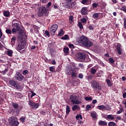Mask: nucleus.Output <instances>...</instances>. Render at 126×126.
<instances>
[{
	"instance_id": "f257e3e1",
	"label": "nucleus",
	"mask_w": 126,
	"mask_h": 126,
	"mask_svg": "<svg viewBox=\"0 0 126 126\" xmlns=\"http://www.w3.org/2000/svg\"><path fill=\"white\" fill-rule=\"evenodd\" d=\"M80 42L83 46L86 48H91L93 46V42L90 41L89 38L86 36H81L80 37Z\"/></svg>"
},
{
	"instance_id": "f03ea898",
	"label": "nucleus",
	"mask_w": 126,
	"mask_h": 126,
	"mask_svg": "<svg viewBox=\"0 0 126 126\" xmlns=\"http://www.w3.org/2000/svg\"><path fill=\"white\" fill-rule=\"evenodd\" d=\"M19 44L17 47L18 51H21L24 49L27 43V37L19 36L17 38Z\"/></svg>"
},
{
	"instance_id": "7ed1b4c3",
	"label": "nucleus",
	"mask_w": 126,
	"mask_h": 126,
	"mask_svg": "<svg viewBox=\"0 0 126 126\" xmlns=\"http://www.w3.org/2000/svg\"><path fill=\"white\" fill-rule=\"evenodd\" d=\"M38 11L37 13L38 16L39 17H43V16H48V13L47 7L45 6H42V7H39L38 8Z\"/></svg>"
},
{
	"instance_id": "20e7f679",
	"label": "nucleus",
	"mask_w": 126,
	"mask_h": 126,
	"mask_svg": "<svg viewBox=\"0 0 126 126\" xmlns=\"http://www.w3.org/2000/svg\"><path fill=\"white\" fill-rule=\"evenodd\" d=\"M8 122L10 126H17L19 125V122H18L17 118L16 117H11L8 119Z\"/></svg>"
},
{
	"instance_id": "39448f33",
	"label": "nucleus",
	"mask_w": 126,
	"mask_h": 126,
	"mask_svg": "<svg viewBox=\"0 0 126 126\" xmlns=\"http://www.w3.org/2000/svg\"><path fill=\"white\" fill-rule=\"evenodd\" d=\"M59 26L58 24H54L50 28V32L51 36H54L56 32H57Z\"/></svg>"
},
{
	"instance_id": "423d86ee",
	"label": "nucleus",
	"mask_w": 126,
	"mask_h": 126,
	"mask_svg": "<svg viewBox=\"0 0 126 126\" xmlns=\"http://www.w3.org/2000/svg\"><path fill=\"white\" fill-rule=\"evenodd\" d=\"M69 99L73 104H80L81 102L78 100V97L76 95H70L69 96Z\"/></svg>"
},
{
	"instance_id": "0eeeda50",
	"label": "nucleus",
	"mask_w": 126,
	"mask_h": 126,
	"mask_svg": "<svg viewBox=\"0 0 126 126\" xmlns=\"http://www.w3.org/2000/svg\"><path fill=\"white\" fill-rule=\"evenodd\" d=\"M9 84L11 86H13V87H15L16 89H21V86H20V85L17 81H16L15 80H10L9 81Z\"/></svg>"
},
{
	"instance_id": "6e6552de",
	"label": "nucleus",
	"mask_w": 126,
	"mask_h": 126,
	"mask_svg": "<svg viewBox=\"0 0 126 126\" xmlns=\"http://www.w3.org/2000/svg\"><path fill=\"white\" fill-rule=\"evenodd\" d=\"M92 85L93 86V88H94V89L95 90H101V87L99 82H97V81H93L92 83Z\"/></svg>"
},
{
	"instance_id": "1a4fd4ad",
	"label": "nucleus",
	"mask_w": 126,
	"mask_h": 126,
	"mask_svg": "<svg viewBox=\"0 0 126 126\" xmlns=\"http://www.w3.org/2000/svg\"><path fill=\"white\" fill-rule=\"evenodd\" d=\"M28 104L32 109H37L39 107V104L38 103H35V102H33V101H32V99L29 100Z\"/></svg>"
},
{
	"instance_id": "9d476101",
	"label": "nucleus",
	"mask_w": 126,
	"mask_h": 126,
	"mask_svg": "<svg viewBox=\"0 0 126 126\" xmlns=\"http://www.w3.org/2000/svg\"><path fill=\"white\" fill-rule=\"evenodd\" d=\"M67 4H65L66 8L71 9L74 6V0H65Z\"/></svg>"
},
{
	"instance_id": "9b49d317",
	"label": "nucleus",
	"mask_w": 126,
	"mask_h": 126,
	"mask_svg": "<svg viewBox=\"0 0 126 126\" xmlns=\"http://www.w3.org/2000/svg\"><path fill=\"white\" fill-rule=\"evenodd\" d=\"M15 78L17 80H19V81H22L25 78V77L22 75L20 72H16Z\"/></svg>"
},
{
	"instance_id": "f8f14e48",
	"label": "nucleus",
	"mask_w": 126,
	"mask_h": 126,
	"mask_svg": "<svg viewBox=\"0 0 126 126\" xmlns=\"http://www.w3.org/2000/svg\"><path fill=\"white\" fill-rule=\"evenodd\" d=\"M116 50L118 54V55H122L123 50L121 48V45L120 44H118L116 47Z\"/></svg>"
},
{
	"instance_id": "ddd939ff",
	"label": "nucleus",
	"mask_w": 126,
	"mask_h": 126,
	"mask_svg": "<svg viewBox=\"0 0 126 126\" xmlns=\"http://www.w3.org/2000/svg\"><path fill=\"white\" fill-rule=\"evenodd\" d=\"M86 58V56L85 53H78L77 55V59L78 60H82V61H84Z\"/></svg>"
},
{
	"instance_id": "4468645a",
	"label": "nucleus",
	"mask_w": 126,
	"mask_h": 126,
	"mask_svg": "<svg viewBox=\"0 0 126 126\" xmlns=\"http://www.w3.org/2000/svg\"><path fill=\"white\" fill-rule=\"evenodd\" d=\"M12 27H14L15 29L17 31H19L20 27H19V23H15V21H13L12 23Z\"/></svg>"
},
{
	"instance_id": "2eb2a0df",
	"label": "nucleus",
	"mask_w": 126,
	"mask_h": 126,
	"mask_svg": "<svg viewBox=\"0 0 126 126\" xmlns=\"http://www.w3.org/2000/svg\"><path fill=\"white\" fill-rule=\"evenodd\" d=\"M82 15H88V10L87 7H83L81 10Z\"/></svg>"
},
{
	"instance_id": "dca6fc26",
	"label": "nucleus",
	"mask_w": 126,
	"mask_h": 126,
	"mask_svg": "<svg viewBox=\"0 0 126 126\" xmlns=\"http://www.w3.org/2000/svg\"><path fill=\"white\" fill-rule=\"evenodd\" d=\"M3 16H5V17H10V12L9 11V10H4L3 12Z\"/></svg>"
},
{
	"instance_id": "f3484780",
	"label": "nucleus",
	"mask_w": 126,
	"mask_h": 126,
	"mask_svg": "<svg viewBox=\"0 0 126 126\" xmlns=\"http://www.w3.org/2000/svg\"><path fill=\"white\" fill-rule=\"evenodd\" d=\"M63 51L64 52V53L65 54V56H68L69 55V49L68 47H65V48H64Z\"/></svg>"
},
{
	"instance_id": "a211bd4d",
	"label": "nucleus",
	"mask_w": 126,
	"mask_h": 126,
	"mask_svg": "<svg viewBox=\"0 0 126 126\" xmlns=\"http://www.w3.org/2000/svg\"><path fill=\"white\" fill-rule=\"evenodd\" d=\"M65 33H64V31H63V29H60V30L58 33V37H62L63 36V35H64Z\"/></svg>"
},
{
	"instance_id": "6ab92c4d",
	"label": "nucleus",
	"mask_w": 126,
	"mask_h": 126,
	"mask_svg": "<svg viewBox=\"0 0 126 126\" xmlns=\"http://www.w3.org/2000/svg\"><path fill=\"white\" fill-rule=\"evenodd\" d=\"M33 29L34 30V32L36 33V34H39V30L40 29L39 27H38V26H35V25H33Z\"/></svg>"
},
{
	"instance_id": "aec40b11",
	"label": "nucleus",
	"mask_w": 126,
	"mask_h": 126,
	"mask_svg": "<svg viewBox=\"0 0 126 126\" xmlns=\"http://www.w3.org/2000/svg\"><path fill=\"white\" fill-rule=\"evenodd\" d=\"M98 125H99L100 126H107L108 123L105 121L100 120L98 122Z\"/></svg>"
},
{
	"instance_id": "412c9836",
	"label": "nucleus",
	"mask_w": 126,
	"mask_h": 126,
	"mask_svg": "<svg viewBox=\"0 0 126 126\" xmlns=\"http://www.w3.org/2000/svg\"><path fill=\"white\" fill-rule=\"evenodd\" d=\"M97 108L99 109V110H102V111H103V110L106 109V106H105V105H100L97 106Z\"/></svg>"
},
{
	"instance_id": "4be33fe9",
	"label": "nucleus",
	"mask_w": 126,
	"mask_h": 126,
	"mask_svg": "<svg viewBox=\"0 0 126 126\" xmlns=\"http://www.w3.org/2000/svg\"><path fill=\"white\" fill-rule=\"evenodd\" d=\"M79 104H74V106H73L72 108V110L73 111H75L76 110H78L79 109V107L78 106Z\"/></svg>"
},
{
	"instance_id": "5701e85b",
	"label": "nucleus",
	"mask_w": 126,
	"mask_h": 126,
	"mask_svg": "<svg viewBox=\"0 0 126 126\" xmlns=\"http://www.w3.org/2000/svg\"><path fill=\"white\" fill-rule=\"evenodd\" d=\"M16 41V38L15 37H12L11 39V44L12 46L15 45V41Z\"/></svg>"
},
{
	"instance_id": "b1692460",
	"label": "nucleus",
	"mask_w": 126,
	"mask_h": 126,
	"mask_svg": "<svg viewBox=\"0 0 126 126\" xmlns=\"http://www.w3.org/2000/svg\"><path fill=\"white\" fill-rule=\"evenodd\" d=\"M70 112V108L68 105L66 106V114L68 115Z\"/></svg>"
},
{
	"instance_id": "393cba45",
	"label": "nucleus",
	"mask_w": 126,
	"mask_h": 126,
	"mask_svg": "<svg viewBox=\"0 0 126 126\" xmlns=\"http://www.w3.org/2000/svg\"><path fill=\"white\" fill-rule=\"evenodd\" d=\"M93 18H94V19H97V18H99V14L98 13H94L93 15Z\"/></svg>"
},
{
	"instance_id": "a878e982",
	"label": "nucleus",
	"mask_w": 126,
	"mask_h": 126,
	"mask_svg": "<svg viewBox=\"0 0 126 126\" xmlns=\"http://www.w3.org/2000/svg\"><path fill=\"white\" fill-rule=\"evenodd\" d=\"M96 115H97V114H96V112H93V113H91V117H92V118L94 119H96L97 118Z\"/></svg>"
},
{
	"instance_id": "bb28decb",
	"label": "nucleus",
	"mask_w": 126,
	"mask_h": 126,
	"mask_svg": "<svg viewBox=\"0 0 126 126\" xmlns=\"http://www.w3.org/2000/svg\"><path fill=\"white\" fill-rule=\"evenodd\" d=\"M62 40H69V36L68 35H64L62 38H61Z\"/></svg>"
},
{
	"instance_id": "cd10ccee",
	"label": "nucleus",
	"mask_w": 126,
	"mask_h": 126,
	"mask_svg": "<svg viewBox=\"0 0 126 126\" xmlns=\"http://www.w3.org/2000/svg\"><path fill=\"white\" fill-rule=\"evenodd\" d=\"M89 0H82L81 3L84 5H88Z\"/></svg>"
},
{
	"instance_id": "c85d7f7f",
	"label": "nucleus",
	"mask_w": 126,
	"mask_h": 126,
	"mask_svg": "<svg viewBox=\"0 0 126 126\" xmlns=\"http://www.w3.org/2000/svg\"><path fill=\"white\" fill-rule=\"evenodd\" d=\"M106 83L108 84V86H109V87L112 86V82H111V80H110V79H107Z\"/></svg>"
},
{
	"instance_id": "c756f323",
	"label": "nucleus",
	"mask_w": 126,
	"mask_h": 126,
	"mask_svg": "<svg viewBox=\"0 0 126 126\" xmlns=\"http://www.w3.org/2000/svg\"><path fill=\"white\" fill-rule=\"evenodd\" d=\"M5 32L6 33V34L9 35H11L12 34L11 30H10V29H6Z\"/></svg>"
},
{
	"instance_id": "7c9ffc66",
	"label": "nucleus",
	"mask_w": 126,
	"mask_h": 126,
	"mask_svg": "<svg viewBox=\"0 0 126 126\" xmlns=\"http://www.w3.org/2000/svg\"><path fill=\"white\" fill-rule=\"evenodd\" d=\"M108 61H109V62L110 63V64H113L114 63H115V62H114L113 59H112V58H109L108 59Z\"/></svg>"
},
{
	"instance_id": "2f4dec72",
	"label": "nucleus",
	"mask_w": 126,
	"mask_h": 126,
	"mask_svg": "<svg viewBox=\"0 0 126 126\" xmlns=\"http://www.w3.org/2000/svg\"><path fill=\"white\" fill-rule=\"evenodd\" d=\"M116 126V123H114V122H109L108 123V126Z\"/></svg>"
},
{
	"instance_id": "473e14b6",
	"label": "nucleus",
	"mask_w": 126,
	"mask_h": 126,
	"mask_svg": "<svg viewBox=\"0 0 126 126\" xmlns=\"http://www.w3.org/2000/svg\"><path fill=\"white\" fill-rule=\"evenodd\" d=\"M78 27L80 29H83V25L81 22H78Z\"/></svg>"
},
{
	"instance_id": "72a5a7b5",
	"label": "nucleus",
	"mask_w": 126,
	"mask_h": 126,
	"mask_svg": "<svg viewBox=\"0 0 126 126\" xmlns=\"http://www.w3.org/2000/svg\"><path fill=\"white\" fill-rule=\"evenodd\" d=\"M96 72H97L96 69H94V68H93V67H92V68H91V72L92 74H95V73H96Z\"/></svg>"
},
{
	"instance_id": "f704fd0d",
	"label": "nucleus",
	"mask_w": 126,
	"mask_h": 126,
	"mask_svg": "<svg viewBox=\"0 0 126 126\" xmlns=\"http://www.w3.org/2000/svg\"><path fill=\"white\" fill-rule=\"evenodd\" d=\"M12 106L13 107H14V108H15V109H18L19 106H18V104H17V103H15V102H13L12 103Z\"/></svg>"
},
{
	"instance_id": "c9c22d12",
	"label": "nucleus",
	"mask_w": 126,
	"mask_h": 126,
	"mask_svg": "<svg viewBox=\"0 0 126 126\" xmlns=\"http://www.w3.org/2000/svg\"><path fill=\"white\" fill-rule=\"evenodd\" d=\"M87 21V20L86 18H81V22H82V23H86Z\"/></svg>"
},
{
	"instance_id": "e433bc0d",
	"label": "nucleus",
	"mask_w": 126,
	"mask_h": 126,
	"mask_svg": "<svg viewBox=\"0 0 126 126\" xmlns=\"http://www.w3.org/2000/svg\"><path fill=\"white\" fill-rule=\"evenodd\" d=\"M77 75V74L76 72H75V71H72L71 72V77H73V78L76 77Z\"/></svg>"
},
{
	"instance_id": "4c0bfd02",
	"label": "nucleus",
	"mask_w": 126,
	"mask_h": 126,
	"mask_svg": "<svg viewBox=\"0 0 126 126\" xmlns=\"http://www.w3.org/2000/svg\"><path fill=\"white\" fill-rule=\"evenodd\" d=\"M124 20V28L126 29V17H125L123 19Z\"/></svg>"
},
{
	"instance_id": "58836bf2",
	"label": "nucleus",
	"mask_w": 126,
	"mask_h": 126,
	"mask_svg": "<svg viewBox=\"0 0 126 126\" xmlns=\"http://www.w3.org/2000/svg\"><path fill=\"white\" fill-rule=\"evenodd\" d=\"M45 35L48 37L49 38L50 37V32L49 31H48L47 30H46L45 31Z\"/></svg>"
},
{
	"instance_id": "ea45409f",
	"label": "nucleus",
	"mask_w": 126,
	"mask_h": 126,
	"mask_svg": "<svg viewBox=\"0 0 126 126\" xmlns=\"http://www.w3.org/2000/svg\"><path fill=\"white\" fill-rule=\"evenodd\" d=\"M26 118L25 117H21L20 119V120L21 121V122H22V123H25V121H26Z\"/></svg>"
},
{
	"instance_id": "a19ab883",
	"label": "nucleus",
	"mask_w": 126,
	"mask_h": 126,
	"mask_svg": "<svg viewBox=\"0 0 126 126\" xmlns=\"http://www.w3.org/2000/svg\"><path fill=\"white\" fill-rule=\"evenodd\" d=\"M92 6L93 8H97V7H98V3H96V2H94L92 4Z\"/></svg>"
},
{
	"instance_id": "79ce46f5",
	"label": "nucleus",
	"mask_w": 126,
	"mask_h": 126,
	"mask_svg": "<svg viewBox=\"0 0 126 126\" xmlns=\"http://www.w3.org/2000/svg\"><path fill=\"white\" fill-rule=\"evenodd\" d=\"M7 56H9V57H12V51H7Z\"/></svg>"
},
{
	"instance_id": "37998d69",
	"label": "nucleus",
	"mask_w": 126,
	"mask_h": 126,
	"mask_svg": "<svg viewBox=\"0 0 126 126\" xmlns=\"http://www.w3.org/2000/svg\"><path fill=\"white\" fill-rule=\"evenodd\" d=\"M121 10L124 11V12H125V13H126V6H125V5L122 6L121 8Z\"/></svg>"
},
{
	"instance_id": "c03bdc74",
	"label": "nucleus",
	"mask_w": 126,
	"mask_h": 126,
	"mask_svg": "<svg viewBox=\"0 0 126 126\" xmlns=\"http://www.w3.org/2000/svg\"><path fill=\"white\" fill-rule=\"evenodd\" d=\"M85 99L86 101H92L93 98L92 97H85Z\"/></svg>"
},
{
	"instance_id": "a18cd8bd",
	"label": "nucleus",
	"mask_w": 126,
	"mask_h": 126,
	"mask_svg": "<svg viewBox=\"0 0 126 126\" xmlns=\"http://www.w3.org/2000/svg\"><path fill=\"white\" fill-rule=\"evenodd\" d=\"M8 69V68H5L4 70H2V71H1V73H2L3 74H6V72H7Z\"/></svg>"
},
{
	"instance_id": "49530a36",
	"label": "nucleus",
	"mask_w": 126,
	"mask_h": 126,
	"mask_svg": "<svg viewBox=\"0 0 126 126\" xmlns=\"http://www.w3.org/2000/svg\"><path fill=\"white\" fill-rule=\"evenodd\" d=\"M49 69H50V71H51L52 72H54V71L55 70V68L54 67V66H50L49 67Z\"/></svg>"
},
{
	"instance_id": "de8ad7c7",
	"label": "nucleus",
	"mask_w": 126,
	"mask_h": 126,
	"mask_svg": "<svg viewBox=\"0 0 126 126\" xmlns=\"http://www.w3.org/2000/svg\"><path fill=\"white\" fill-rule=\"evenodd\" d=\"M107 119H111V120H114V117L112 116V115H108L107 117Z\"/></svg>"
},
{
	"instance_id": "09e8293b",
	"label": "nucleus",
	"mask_w": 126,
	"mask_h": 126,
	"mask_svg": "<svg viewBox=\"0 0 126 126\" xmlns=\"http://www.w3.org/2000/svg\"><path fill=\"white\" fill-rule=\"evenodd\" d=\"M28 73H29V70H28L27 69L23 71V75H26L27 74H28Z\"/></svg>"
},
{
	"instance_id": "8fccbe9b",
	"label": "nucleus",
	"mask_w": 126,
	"mask_h": 126,
	"mask_svg": "<svg viewBox=\"0 0 126 126\" xmlns=\"http://www.w3.org/2000/svg\"><path fill=\"white\" fill-rule=\"evenodd\" d=\"M123 111H124L123 108H121L120 110L117 112V114H121V113H122V112H123Z\"/></svg>"
},
{
	"instance_id": "3c124183",
	"label": "nucleus",
	"mask_w": 126,
	"mask_h": 126,
	"mask_svg": "<svg viewBox=\"0 0 126 126\" xmlns=\"http://www.w3.org/2000/svg\"><path fill=\"white\" fill-rule=\"evenodd\" d=\"M31 93H32V94L31 95V98H32V97H33V96H35L36 95V93H35L32 91H31Z\"/></svg>"
},
{
	"instance_id": "603ef678",
	"label": "nucleus",
	"mask_w": 126,
	"mask_h": 126,
	"mask_svg": "<svg viewBox=\"0 0 126 126\" xmlns=\"http://www.w3.org/2000/svg\"><path fill=\"white\" fill-rule=\"evenodd\" d=\"M92 108L91 106L90 105H87L86 107V109L87 111H89V110Z\"/></svg>"
},
{
	"instance_id": "864d4df0",
	"label": "nucleus",
	"mask_w": 126,
	"mask_h": 126,
	"mask_svg": "<svg viewBox=\"0 0 126 126\" xmlns=\"http://www.w3.org/2000/svg\"><path fill=\"white\" fill-rule=\"evenodd\" d=\"M68 47L69 48H70V49H74V46L73 44H68Z\"/></svg>"
},
{
	"instance_id": "5fc2aeb1",
	"label": "nucleus",
	"mask_w": 126,
	"mask_h": 126,
	"mask_svg": "<svg viewBox=\"0 0 126 126\" xmlns=\"http://www.w3.org/2000/svg\"><path fill=\"white\" fill-rule=\"evenodd\" d=\"M73 19H74L73 16H72V15H70L69 17V20H70V21H72Z\"/></svg>"
},
{
	"instance_id": "6e6d98bb",
	"label": "nucleus",
	"mask_w": 126,
	"mask_h": 126,
	"mask_svg": "<svg viewBox=\"0 0 126 126\" xmlns=\"http://www.w3.org/2000/svg\"><path fill=\"white\" fill-rule=\"evenodd\" d=\"M79 78L82 79L84 77L83 74L82 73H79L78 75Z\"/></svg>"
},
{
	"instance_id": "4d7b16f0",
	"label": "nucleus",
	"mask_w": 126,
	"mask_h": 126,
	"mask_svg": "<svg viewBox=\"0 0 126 126\" xmlns=\"http://www.w3.org/2000/svg\"><path fill=\"white\" fill-rule=\"evenodd\" d=\"M40 114H41V115H43V116H45V114H46L45 111H44V110H43V111H40Z\"/></svg>"
},
{
	"instance_id": "13d9d810",
	"label": "nucleus",
	"mask_w": 126,
	"mask_h": 126,
	"mask_svg": "<svg viewBox=\"0 0 126 126\" xmlns=\"http://www.w3.org/2000/svg\"><path fill=\"white\" fill-rule=\"evenodd\" d=\"M12 33H16V30L14 27H13L12 30Z\"/></svg>"
},
{
	"instance_id": "bf43d9fd",
	"label": "nucleus",
	"mask_w": 126,
	"mask_h": 126,
	"mask_svg": "<svg viewBox=\"0 0 126 126\" xmlns=\"http://www.w3.org/2000/svg\"><path fill=\"white\" fill-rule=\"evenodd\" d=\"M51 5H52L51 2V1L48 2V3L47 4V5H46V7H50V6H51Z\"/></svg>"
},
{
	"instance_id": "052dcab7",
	"label": "nucleus",
	"mask_w": 126,
	"mask_h": 126,
	"mask_svg": "<svg viewBox=\"0 0 126 126\" xmlns=\"http://www.w3.org/2000/svg\"><path fill=\"white\" fill-rule=\"evenodd\" d=\"M89 29L90 30H94V28H93V26H89Z\"/></svg>"
},
{
	"instance_id": "680f3d73",
	"label": "nucleus",
	"mask_w": 126,
	"mask_h": 126,
	"mask_svg": "<svg viewBox=\"0 0 126 126\" xmlns=\"http://www.w3.org/2000/svg\"><path fill=\"white\" fill-rule=\"evenodd\" d=\"M19 1V0H13V3L16 4V3H17Z\"/></svg>"
},
{
	"instance_id": "e2e57ef3",
	"label": "nucleus",
	"mask_w": 126,
	"mask_h": 126,
	"mask_svg": "<svg viewBox=\"0 0 126 126\" xmlns=\"http://www.w3.org/2000/svg\"><path fill=\"white\" fill-rule=\"evenodd\" d=\"M42 3H47L48 2V0H41Z\"/></svg>"
},
{
	"instance_id": "0e129e2a",
	"label": "nucleus",
	"mask_w": 126,
	"mask_h": 126,
	"mask_svg": "<svg viewBox=\"0 0 126 126\" xmlns=\"http://www.w3.org/2000/svg\"><path fill=\"white\" fill-rule=\"evenodd\" d=\"M122 79L123 81H126V77H125V76H122Z\"/></svg>"
},
{
	"instance_id": "69168bd1",
	"label": "nucleus",
	"mask_w": 126,
	"mask_h": 126,
	"mask_svg": "<svg viewBox=\"0 0 126 126\" xmlns=\"http://www.w3.org/2000/svg\"><path fill=\"white\" fill-rule=\"evenodd\" d=\"M92 103L93 104H96V103H97V100L96 99L93 100Z\"/></svg>"
},
{
	"instance_id": "338daca9",
	"label": "nucleus",
	"mask_w": 126,
	"mask_h": 126,
	"mask_svg": "<svg viewBox=\"0 0 126 126\" xmlns=\"http://www.w3.org/2000/svg\"><path fill=\"white\" fill-rule=\"evenodd\" d=\"M123 104H124L125 105V108H126V111H125L126 112L125 113H126V99L123 102Z\"/></svg>"
},
{
	"instance_id": "774afa93",
	"label": "nucleus",
	"mask_w": 126,
	"mask_h": 126,
	"mask_svg": "<svg viewBox=\"0 0 126 126\" xmlns=\"http://www.w3.org/2000/svg\"><path fill=\"white\" fill-rule=\"evenodd\" d=\"M123 98H126V92H125V93L123 94Z\"/></svg>"
}]
</instances>
